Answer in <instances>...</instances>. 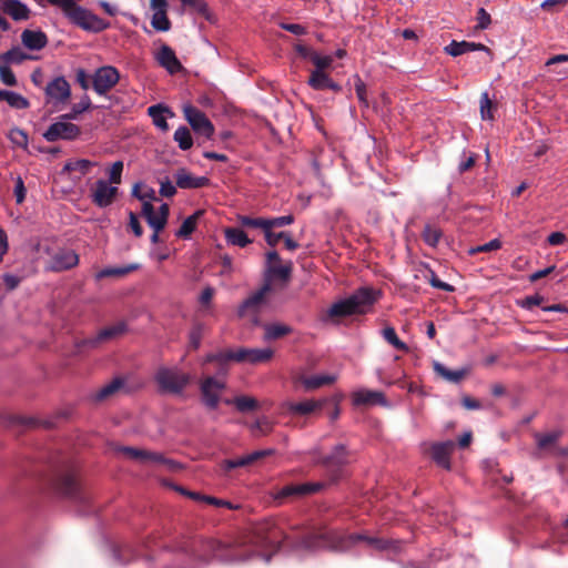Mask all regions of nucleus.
I'll use <instances>...</instances> for the list:
<instances>
[{"instance_id":"f3484780","label":"nucleus","mask_w":568,"mask_h":568,"mask_svg":"<svg viewBox=\"0 0 568 568\" xmlns=\"http://www.w3.org/2000/svg\"><path fill=\"white\" fill-rule=\"evenodd\" d=\"M352 402L355 406H388V402L382 392L366 388L353 392Z\"/></svg>"},{"instance_id":"412c9836","label":"nucleus","mask_w":568,"mask_h":568,"mask_svg":"<svg viewBox=\"0 0 568 568\" xmlns=\"http://www.w3.org/2000/svg\"><path fill=\"white\" fill-rule=\"evenodd\" d=\"M126 327L123 323H116L110 326H106L99 331L95 337L90 338L85 342V344L90 346H97L99 343L112 341L119 336H121L125 332Z\"/></svg>"},{"instance_id":"f03ea898","label":"nucleus","mask_w":568,"mask_h":568,"mask_svg":"<svg viewBox=\"0 0 568 568\" xmlns=\"http://www.w3.org/2000/svg\"><path fill=\"white\" fill-rule=\"evenodd\" d=\"M378 291L371 287H362L347 298L332 304L327 311L329 317H345L367 313L377 301Z\"/></svg>"},{"instance_id":"f8f14e48","label":"nucleus","mask_w":568,"mask_h":568,"mask_svg":"<svg viewBox=\"0 0 568 568\" xmlns=\"http://www.w3.org/2000/svg\"><path fill=\"white\" fill-rule=\"evenodd\" d=\"M120 80V73L112 65H104L95 70L92 77L93 90L99 95L106 94Z\"/></svg>"},{"instance_id":"69168bd1","label":"nucleus","mask_w":568,"mask_h":568,"mask_svg":"<svg viewBox=\"0 0 568 568\" xmlns=\"http://www.w3.org/2000/svg\"><path fill=\"white\" fill-rule=\"evenodd\" d=\"M129 227L131 229V231L133 232V234L136 237L142 236V234H143L142 226L139 222L138 216L133 212L129 213Z\"/></svg>"},{"instance_id":"4468645a","label":"nucleus","mask_w":568,"mask_h":568,"mask_svg":"<svg viewBox=\"0 0 568 568\" xmlns=\"http://www.w3.org/2000/svg\"><path fill=\"white\" fill-rule=\"evenodd\" d=\"M116 453L122 454L125 458L140 463L141 465H160L166 463L161 453L146 450L142 448L119 446Z\"/></svg>"},{"instance_id":"603ef678","label":"nucleus","mask_w":568,"mask_h":568,"mask_svg":"<svg viewBox=\"0 0 568 568\" xmlns=\"http://www.w3.org/2000/svg\"><path fill=\"white\" fill-rule=\"evenodd\" d=\"M334 59L332 55H321L320 53L315 52L312 53V62L316 67L315 70H322L329 68L333 63Z\"/></svg>"},{"instance_id":"20e7f679","label":"nucleus","mask_w":568,"mask_h":568,"mask_svg":"<svg viewBox=\"0 0 568 568\" xmlns=\"http://www.w3.org/2000/svg\"><path fill=\"white\" fill-rule=\"evenodd\" d=\"M124 164L122 161H115L108 170V180L99 179L91 189V201L98 207H108L116 199L119 193L118 185L122 182Z\"/></svg>"},{"instance_id":"72a5a7b5","label":"nucleus","mask_w":568,"mask_h":568,"mask_svg":"<svg viewBox=\"0 0 568 568\" xmlns=\"http://www.w3.org/2000/svg\"><path fill=\"white\" fill-rule=\"evenodd\" d=\"M292 332L288 325L282 323H273L264 326V339L274 341L281 338Z\"/></svg>"},{"instance_id":"e2e57ef3","label":"nucleus","mask_w":568,"mask_h":568,"mask_svg":"<svg viewBox=\"0 0 568 568\" xmlns=\"http://www.w3.org/2000/svg\"><path fill=\"white\" fill-rule=\"evenodd\" d=\"M542 302L544 297L539 294H535L525 297L519 304L526 310H531L532 307L540 305Z\"/></svg>"},{"instance_id":"bb28decb","label":"nucleus","mask_w":568,"mask_h":568,"mask_svg":"<svg viewBox=\"0 0 568 568\" xmlns=\"http://www.w3.org/2000/svg\"><path fill=\"white\" fill-rule=\"evenodd\" d=\"M321 488V484H296L287 485L278 490L276 498H286L290 496H305L317 491Z\"/></svg>"},{"instance_id":"338daca9","label":"nucleus","mask_w":568,"mask_h":568,"mask_svg":"<svg viewBox=\"0 0 568 568\" xmlns=\"http://www.w3.org/2000/svg\"><path fill=\"white\" fill-rule=\"evenodd\" d=\"M184 6L193 8L199 13L205 14L207 6L203 0H180Z\"/></svg>"},{"instance_id":"f704fd0d","label":"nucleus","mask_w":568,"mask_h":568,"mask_svg":"<svg viewBox=\"0 0 568 568\" xmlns=\"http://www.w3.org/2000/svg\"><path fill=\"white\" fill-rule=\"evenodd\" d=\"M348 462L347 450L345 446L337 445L332 454L324 459V464L327 467H338L345 465Z\"/></svg>"},{"instance_id":"c03bdc74","label":"nucleus","mask_w":568,"mask_h":568,"mask_svg":"<svg viewBox=\"0 0 568 568\" xmlns=\"http://www.w3.org/2000/svg\"><path fill=\"white\" fill-rule=\"evenodd\" d=\"M493 102L489 99V95L487 92L481 93L480 95V116L483 120L493 121L494 120V113H493Z\"/></svg>"},{"instance_id":"b1692460","label":"nucleus","mask_w":568,"mask_h":568,"mask_svg":"<svg viewBox=\"0 0 568 568\" xmlns=\"http://www.w3.org/2000/svg\"><path fill=\"white\" fill-rule=\"evenodd\" d=\"M337 375L335 374H320L313 376H300L297 382L302 384L305 390H314L324 385H331L335 383Z\"/></svg>"},{"instance_id":"4d7b16f0","label":"nucleus","mask_w":568,"mask_h":568,"mask_svg":"<svg viewBox=\"0 0 568 568\" xmlns=\"http://www.w3.org/2000/svg\"><path fill=\"white\" fill-rule=\"evenodd\" d=\"M568 4V0H545L540 8L549 12H558Z\"/></svg>"},{"instance_id":"864d4df0","label":"nucleus","mask_w":568,"mask_h":568,"mask_svg":"<svg viewBox=\"0 0 568 568\" xmlns=\"http://www.w3.org/2000/svg\"><path fill=\"white\" fill-rule=\"evenodd\" d=\"M28 58L29 57L24 54L19 48H13L2 55V59L7 63H20Z\"/></svg>"},{"instance_id":"c85d7f7f","label":"nucleus","mask_w":568,"mask_h":568,"mask_svg":"<svg viewBox=\"0 0 568 568\" xmlns=\"http://www.w3.org/2000/svg\"><path fill=\"white\" fill-rule=\"evenodd\" d=\"M3 11L10 16L13 20H27L30 16V10L27 4L19 0H7L3 2Z\"/></svg>"},{"instance_id":"49530a36","label":"nucleus","mask_w":568,"mask_h":568,"mask_svg":"<svg viewBox=\"0 0 568 568\" xmlns=\"http://www.w3.org/2000/svg\"><path fill=\"white\" fill-rule=\"evenodd\" d=\"M291 271H292L291 263H288V264H281L278 262V264H275L274 266H270V268L267 270V273L271 276L278 277V278H281L283 281H287L290 275H291Z\"/></svg>"},{"instance_id":"aec40b11","label":"nucleus","mask_w":568,"mask_h":568,"mask_svg":"<svg viewBox=\"0 0 568 568\" xmlns=\"http://www.w3.org/2000/svg\"><path fill=\"white\" fill-rule=\"evenodd\" d=\"M156 61L165 68L171 74L179 72L182 69L175 52L166 44H163L156 53Z\"/></svg>"},{"instance_id":"ea45409f","label":"nucleus","mask_w":568,"mask_h":568,"mask_svg":"<svg viewBox=\"0 0 568 568\" xmlns=\"http://www.w3.org/2000/svg\"><path fill=\"white\" fill-rule=\"evenodd\" d=\"M207 548L212 551V557L226 562H236L243 560L242 558L235 556H227L222 552L224 549V545L219 541H211L207 545Z\"/></svg>"},{"instance_id":"e433bc0d","label":"nucleus","mask_w":568,"mask_h":568,"mask_svg":"<svg viewBox=\"0 0 568 568\" xmlns=\"http://www.w3.org/2000/svg\"><path fill=\"white\" fill-rule=\"evenodd\" d=\"M174 141L178 143L179 148L183 151L190 150L193 146V138L190 130L182 125L179 126L173 135Z\"/></svg>"},{"instance_id":"3c124183","label":"nucleus","mask_w":568,"mask_h":568,"mask_svg":"<svg viewBox=\"0 0 568 568\" xmlns=\"http://www.w3.org/2000/svg\"><path fill=\"white\" fill-rule=\"evenodd\" d=\"M251 429H252V433L254 436H263V435L268 434L272 430V424L266 418L257 419L251 426Z\"/></svg>"},{"instance_id":"9d476101","label":"nucleus","mask_w":568,"mask_h":568,"mask_svg":"<svg viewBox=\"0 0 568 568\" xmlns=\"http://www.w3.org/2000/svg\"><path fill=\"white\" fill-rule=\"evenodd\" d=\"M225 389V381L213 376L204 377L200 383V392L203 404L215 409L220 403V396Z\"/></svg>"},{"instance_id":"79ce46f5","label":"nucleus","mask_w":568,"mask_h":568,"mask_svg":"<svg viewBox=\"0 0 568 568\" xmlns=\"http://www.w3.org/2000/svg\"><path fill=\"white\" fill-rule=\"evenodd\" d=\"M91 106V100L88 95H83L80 102L75 103L70 113L63 114L62 119L75 120L78 116L89 110Z\"/></svg>"},{"instance_id":"09e8293b","label":"nucleus","mask_w":568,"mask_h":568,"mask_svg":"<svg viewBox=\"0 0 568 568\" xmlns=\"http://www.w3.org/2000/svg\"><path fill=\"white\" fill-rule=\"evenodd\" d=\"M203 329L204 327L201 324H196L192 327L189 334V347L193 349H197L200 347Z\"/></svg>"},{"instance_id":"5701e85b","label":"nucleus","mask_w":568,"mask_h":568,"mask_svg":"<svg viewBox=\"0 0 568 568\" xmlns=\"http://www.w3.org/2000/svg\"><path fill=\"white\" fill-rule=\"evenodd\" d=\"M176 185L181 189H199L209 184L205 176H194L185 169H181L175 174Z\"/></svg>"},{"instance_id":"2eb2a0df","label":"nucleus","mask_w":568,"mask_h":568,"mask_svg":"<svg viewBox=\"0 0 568 568\" xmlns=\"http://www.w3.org/2000/svg\"><path fill=\"white\" fill-rule=\"evenodd\" d=\"M79 264V255L71 248H59L51 254L45 268L52 272H63Z\"/></svg>"},{"instance_id":"5fc2aeb1","label":"nucleus","mask_w":568,"mask_h":568,"mask_svg":"<svg viewBox=\"0 0 568 568\" xmlns=\"http://www.w3.org/2000/svg\"><path fill=\"white\" fill-rule=\"evenodd\" d=\"M0 80L4 85L14 87L17 84V78L13 71L7 65H0Z\"/></svg>"},{"instance_id":"2f4dec72","label":"nucleus","mask_w":568,"mask_h":568,"mask_svg":"<svg viewBox=\"0 0 568 568\" xmlns=\"http://www.w3.org/2000/svg\"><path fill=\"white\" fill-rule=\"evenodd\" d=\"M0 101H6L11 108L23 110L29 108V101L20 93L0 90Z\"/></svg>"},{"instance_id":"9b49d317","label":"nucleus","mask_w":568,"mask_h":568,"mask_svg":"<svg viewBox=\"0 0 568 568\" xmlns=\"http://www.w3.org/2000/svg\"><path fill=\"white\" fill-rule=\"evenodd\" d=\"M81 133L80 128L77 124L70 122L69 119L60 118L59 121L52 123L47 131L43 133V138L48 142H54L58 140H75Z\"/></svg>"},{"instance_id":"393cba45","label":"nucleus","mask_w":568,"mask_h":568,"mask_svg":"<svg viewBox=\"0 0 568 568\" xmlns=\"http://www.w3.org/2000/svg\"><path fill=\"white\" fill-rule=\"evenodd\" d=\"M148 114L152 118L153 124L161 131H168V118L174 116V113L163 104L151 105L148 109Z\"/></svg>"},{"instance_id":"0eeeda50","label":"nucleus","mask_w":568,"mask_h":568,"mask_svg":"<svg viewBox=\"0 0 568 568\" xmlns=\"http://www.w3.org/2000/svg\"><path fill=\"white\" fill-rule=\"evenodd\" d=\"M182 111L185 120L195 133L203 135L206 139H212L215 129L205 113L193 106L191 103H184Z\"/></svg>"},{"instance_id":"1a4fd4ad","label":"nucleus","mask_w":568,"mask_h":568,"mask_svg":"<svg viewBox=\"0 0 568 568\" xmlns=\"http://www.w3.org/2000/svg\"><path fill=\"white\" fill-rule=\"evenodd\" d=\"M274 355L273 349L270 347L265 348H246L242 347L236 351H227L225 358L235 361L237 363H247L251 365H257L267 363Z\"/></svg>"},{"instance_id":"a18cd8bd","label":"nucleus","mask_w":568,"mask_h":568,"mask_svg":"<svg viewBox=\"0 0 568 568\" xmlns=\"http://www.w3.org/2000/svg\"><path fill=\"white\" fill-rule=\"evenodd\" d=\"M237 219H239V222L241 223V225L246 226V227L261 229L263 232L266 231L267 225H268L267 219H263V217L253 219L250 216L240 215Z\"/></svg>"},{"instance_id":"052dcab7","label":"nucleus","mask_w":568,"mask_h":568,"mask_svg":"<svg viewBox=\"0 0 568 568\" xmlns=\"http://www.w3.org/2000/svg\"><path fill=\"white\" fill-rule=\"evenodd\" d=\"M9 139L19 146H27L28 145V136L27 134L20 130V129H12L9 133Z\"/></svg>"},{"instance_id":"bf43d9fd","label":"nucleus","mask_w":568,"mask_h":568,"mask_svg":"<svg viewBox=\"0 0 568 568\" xmlns=\"http://www.w3.org/2000/svg\"><path fill=\"white\" fill-rule=\"evenodd\" d=\"M501 247V242L498 239H494L489 241L488 243H485L483 245L476 246L474 248L469 250L470 254H476L479 252H490V251H497Z\"/></svg>"},{"instance_id":"774afa93","label":"nucleus","mask_w":568,"mask_h":568,"mask_svg":"<svg viewBox=\"0 0 568 568\" xmlns=\"http://www.w3.org/2000/svg\"><path fill=\"white\" fill-rule=\"evenodd\" d=\"M273 229H266L264 232L265 241L270 246H275L280 240H283L285 232L274 233Z\"/></svg>"},{"instance_id":"cd10ccee","label":"nucleus","mask_w":568,"mask_h":568,"mask_svg":"<svg viewBox=\"0 0 568 568\" xmlns=\"http://www.w3.org/2000/svg\"><path fill=\"white\" fill-rule=\"evenodd\" d=\"M95 162L85 159L70 160L63 166V172L73 174L74 180H80L95 166Z\"/></svg>"},{"instance_id":"de8ad7c7","label":"nucleus","mask_w":568,"mask_h":568,"mask_svg":"<svg viewBox=\"0 0 568 568\" xmlns=\"http://www.w3.org/2000/svg\"><path fill=\"white\" fill-rule=\"evenodd\" d=\"M383 336L395 348L400 351H408V346L397 337V334L393 327L384 328Z\"/></svg>"},{"instance_id":"0e129e2a","label":"nucleus","mask_w":568,"mask_h":568,"mask_svg":"<svg viewBox=\"0 0 568 568\" xmlns=\"http://www.w3.org/2000/svg\"><path fill=\"white\" fill-rule=\"evenodd\" d=\"M427 273L429 274V282H430L433 287L440 288V290H444L446 292H452L453 291V286L447 284V283H445V282H442L440 280H438L436 277L435 273L430 268H427Z\"/></svg>"},{"instance_id":"7c9ffc66","label":"nucleus","mask_w":568,"mask_h":568,"mask_svg":"<svg viewBox=\"0 0 568 568\" xmlns=\"http://www.w3.org/2000/svg\"><path fill=\"white\" fill-rule=\"evenodd\" d=\"M433 367H434V371L442 378H444L445 381L450 382V383H458V382H460L466 376V374L468 373V369H466V368H462V369H457V371H450L445 365H443V364H440L438 362H434Z\"/></svg>"},{"instance_id":"a19ab883","label":"nucleus","mask_w":568,"mask_h":568,"mask_svg":"<svg viewBox=\"0 0 568 568\" xmlns=\"http://www.w3.org/2000/svg\"><path fill=\"white\" fill-rule=\"evenodd\" d=\"M123 386V382L120 378H115L109 384L104 385L95 395L98 400H103L115 394Z\"/></svg>"},{"instance_id":"c9c22d12","label":"nucleus","mask_w":568,"mask_h":568,"mask_svg":"<svg viewBox=\"0 0 568 568\" xmlns=\"http://www.w3.org/2000/svg\"><path fill=\"white\" fill-rule=\"evenodd\" d=\"M203 214V211L199 210L189 217H186L181 227L176 231L178 237L187 239L195 230L199 217Z\"/></svg>"},{"instance_id":"c756f323","label":"nucleus","mask_w":568,"mask_h":568,"mask_svg":"<svg viewBox=\"0 0 568 568\" xmlns=\"http://www.w3.org/2000/svg\"><path fill=\"white\" fill-rule=\"evenodd\" d=\"M139 267L140 265L136 263L128 264L124 266L105 267L95 274V278L100 281L105 277H123L129 273L136 271Z\"/></svg>"},{"instance_id":"473e14b6","label":"nucleus","mask_w":568,"mask_h":568,"mask_svg":"<svg viewBox=\"0 0 568 568\" xmlns=\"http://www.w3.org/2000/svg\"><path fill=\"white\" fill-rule=\"evenodd\" d=\"M226 242L231 245L245 247L252 241L247 237L246 233L236 227H229L224 231Z\"/></svg>"},{"instance_id":"423d86ee","label":"nucleus","mask_w":568,"mask_h":568,"mask_svg":"<svg viewBox=\"0 0 568 568\" xmlns=\"http://www.w3.org/2000/svg\"><path fill=\"white\" fill-rule=\"evenodd\" d=\"M45 104L60 109L71 98V87L64 77H55L48 82L45 89Z\"/></svg>"},{"instance_id":"13d9d810","label":"nucleus","mask_w":568,"mask_h":568,"mask_svg":"<svg viewBox=\"0 0 568 568\" xmlns=\"http://www.w3.org/2000/svg\"><path fill=\"white\" fill-rule=\"evenodd\" d=\"M294 222L293 215H284L273 219H267V229H274V227H283L286 225H291Z\"/></svg>"},{"instance_id":"f257e3e1","label":"nucleus","mask_w":568,"mask_h":568,"mask_svg":"<svg viewBox=\"0 0 568 568\" xmlns=\"http://www.w3.org/2000/svg\"><path fill=\"white\" fill-rule=\"evenodd\" d=\"M357 541H366L368 545L376 549H386L389 546V541L383 540L379 538L367 537L362 534H353L345 538H339L334 534H321V535H311L305 537L300 544L298 547L304 550H317L320 548H332L335 550H345L348 545L355 544Z\"/></svg>"},{"instance_id":"680f3d73","label":"nucleus","mask_w":568,"mask_h":568,"mask_svg":"<svg viewBox=\"0 0 568 568\" xmlns=\"http://www.w3.org/2000/svg\"><path fill=\"white\" fill-rule=\"evenodd\" d=\"M74 489H75L74 477L72 475H65L61 479L60 490L65 495H71V494H73Z\"/></svg>"},{"instance_id":"7ed1b4c3","label":"nucleus","mask_w":568,"mask_h":568,"mask_svg":"<svg viewBox=\"0 0 568 568\" xmlns=\"http://www.w3.org/2000/svg\"><path fill=\"white\" fill-rule=\"evenodd\" d=\"M52 6L59 7L71 23L89 32H101L109 28V23L90 10L77 4L73 0H48Z\"/></svg>"},{"instance_id":"8fccbe9b","label":"nucleus","mask_w":568,"mask_h":568,"mask_svg":"<svg viewBox=\"0 0 568 568\" xmlns=\"http://www.w3.org/2000/svg\"><path fill=\"white\" fill-rule=\"evenodd\" d=\"M440 231L436 227H433L430 225H427L425 229H424V232H423V239L424 241L430 245V246H436L439 239H440Z\"/></svg>"},{"instance_id":"ddd939ff","label":"nucleus","mask_w":568,"mask_h":568,"mask_svg":"<svg viewBox=\"0 0 568 568\" xmlns=\"http://www.w3.org/2000/svg\"><path fill=\"white\" fill-rule=\"evenodd\" d=\"M283 531L272 521L261 524L255 528L253 544L257 547H278Z\"/></svg>"},{"instance_id":"6e6d98bb","label":"nucleus","mask_w":568,"mask_h":568,"mask_svg":"<svg viewBox=\"0 0 568 568\" xmlns=\"http://www.w3.org/2000/svg\"><path fill=\"white\" fill-rule=\"evenodd\" d=\"M557 433H548L542 435H537V444L540 449L550 448L557 440Z\"/></svg>"},{"instance_id":"6e6552de","label":"nucleus","mask_w":568,"mask_h":568,"mask_svg":"<svg viewBox=\"0 0 568 568\" xmlns=\"http://www.w3.org/2000/svg\"><path fill=\"white\" fill-rule=\"evenodd\" d=\"M271 285L265 283L258 291L248 296L239 307V316L247 318L254 324L258 323L257 314L266 302Z\"/></svg>"},{"instance_id":"58836bf2","label":"nucleus","mask_w":568,"mask_h":568,"mask_svg":"<svg viewBox=\"0 0 568 568\" xmlns=\"http://www.w3.org/2000/svg\"><path fill=\"white\" fill-rule=\"evenodd\" d=\"M331 78L322 70H314L311 73V77L307 81V83L314 89V90H324L327 88L328 81Z\"/></svg>"},{"instance_id":"dca6fc26","label":"nucleus","mask_w":568,"mask_h":568,"mask_svg":"<svg viewBox=\"0 0 568 568\" xmlns=\"http://www.w3.org/2000/svg\"><path fill=\"white\" fill-rule=\"evenodd\" d=\"M169 213L170 209L166 203L161 204L155 212L154 206L149 201L143 202L142 214L153 231L161 232L165 227Z\"/></svg>"},{"instance_id":"a878e982","label":"nucleus","mask_w":568,"mask_h":568,"mask_svg":"<svg viewBox=\"0 0 568 568\" xmlns=\"http://www.w3.org/2000/svg\"><path fill=\"white\" fill-rule=\"evenodd\" d=\"M21 41L29 50H41L48 44V37L40 30H24L21 33Z\"/></svg>"},{"instance_id":"4be33fe9","label":"nucleus","mask_w":568,"mask_h":568,"mask_svg":"<svg viewBox=\"0 0 568 568\" xmlns=\"http://www.w3.org/2000/svg\"><path fill=\"white\" fill-rule=\"evenodd\" d=\"M445 52L449 55L457 57L462 55L467 52L473 51H485L488 54H491L490 50L481 44V43H475V42H467V41H452L448 45L444 48Z\"/></svg>"},{"instance_id":"39448f33","label":"nucleus","mask_w":568,"mask_h":568,"mask_svg":"<svg viewBox=\"0 0 568 568\" xmlns=\"http://www.w3.org/2000/svg\"><path fill=\"white\" fill-rule=\"evenodd\" d=\"M155 382L160 390L166 394L180 395L190 384L191 376L175 367H161L155 373Z\"/></svg>"},{"instance_id":"a211bd4d","label":"nucleus","mask_w":568,"mask_h":568,"mask_svg":"<svg viewBox=\"0 0 568 568\" xmlns=\"http://www.w3.org/2000/svg\"><path fill=\"white\" fill-rule=\"evenodd\" d=\"M326 404V399H305L303 402H286L284 407L295 416H308L321 410Z\"/></svg>"},{"instance_id":"4c0bfd02","label":"nucleus","mask_w":568,"mask_h":568,"mask_svg":"<svg viewBox=\"0 0 568 568\" xmlns=\"http://www.w3.org/2000/svg\"><path fill=\"white\" fill-rule=\"evenodd\" d=\"M225 404L235 405L236 409L244 413L254 410L258 407L257 400L250 396H237L234 399H225Z\"/></svg>"},{"instance_id":"37998d69","label":"nucleus","mask_w":568,"mask_h":568,"mask_svg":"<svg viewBox=\"0 0 568 568\" xmlns=\"http://www.w3.org/2000/svg\"><path fill=\"white\" fill-rule=\"evenodd\" d=\"M151 24L155 30L162 32L169 31L171 28L166 12H153Z\"/></svg>"},{"instance_id":"6ab92c4d","label":"nucleus","mask_w":568,"mask_h":568,"mask_svg":"<svg viewBox=\"0 0 568 568\" xmlns=\"http://www.w3.org/2000/svg\"><path fill=\"white\" fill-rule=\"evenodd\" d=\"M455 444L453 440L444 443H436L430 446V456L437 465L445 469L450 468V454L453 453Z\"/></svg>"}]
</instances>
